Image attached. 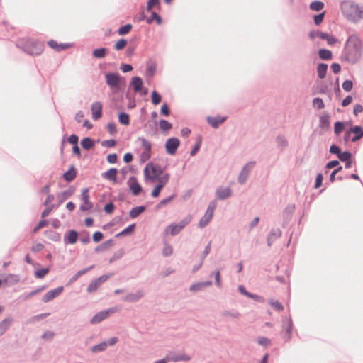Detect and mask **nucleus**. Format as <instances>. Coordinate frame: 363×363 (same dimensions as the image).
I'll list each match as a JSON object with an SVG mask.
<instances>
[{
  "label": "nucleus",
  "mask_w": 363,
  "mask_h": 363,
  "mask_svg": "<svg viewBox=\"0 0 363 363\" xmlns=\"http://www.w3.org/2000/svg\"><path fill=\"white\" fill-rule=\"evenodd\" d=\"M135 228V224L130 225L129 226L125 228L124 230H123L121 232H120L118 234H116V238H120V237H122V236L130 235V234H132L134 232Z\"/></svg>",
  "instance_id": "nucleus-26"
},
{
  "label": "nucleus",
  "mask_w": 363,
  "mask_h": 363,
  "mask_svg": "<svg viewBox=\"0 0 363 363\" xmlns=\"http://www.w3.org/2000/svg\"><path fill=\"white\" fill-rule=\"evenodd\" d=\"M107 130L111 135H113L116 133V125L114 123H108L107 125Z\"/></svg>",
  "instance_id": "nucleus-61"
},
{
  "label": "nucleus",
  "mask_w": 363,
  "mask_h": 363,
  "mask_svg": "<svg viewBox=\"0 0 363 363\" xmlns=\"http://www.w3.org/2000/svg\"><path fill=\"white\" fill-rule=\"evenodd\" d=\"M127 40L125 39H121L116 42L114 45V49L116 50H121L124 49L127 45Z\"/></svg>",
  "instance_id": "nucleus-39"
},
{
  "label": "nucleus",
  "mask_w": 363,
  "mask_h": 363,
  "mask_svg": "<svg viewBox=\"0 0 363 363\" xmlns=\"http://www.w3.org/2000/svg\"><path fill=\"white\" fill-rule=\"evenodd\" d=\"M49 271L50 270H49L48 268L41 269L37 270L35 272V276L38 279H42V278H43L44 277H45L48 274Z\"/></svg>",
  "instance_id": "nucleus-46"
},
{
  "label": "nucleus",
  "mask_w": 363,
  "mask_h": 363,
  "mask_svg": "<svg viewBox=\"0 0 363 363\" xmlns=\"http://www.w3.org/2000/svg\"><path fill=\"white\" fill-rule=\"evenodd\" d=\"M159 125L160 129L164 132L168 131L172 128V123L164 119L160 121Z\"/></svg>",
  "instance_id": "nucleus-34"
},
{
  "label": "nucleus",
  "mask_w": 363,
  "mask_h": 363,
  "mask_svg": "<svg viewBox=\"0 0 363 363\" xmlns=\"http://www.w3.org/2000/svg\"><path fill=\"white\" fill-rule=\"evenodd\" d=\"M77 176V172L74 167H71V168L64 173L63 179L67 182H72L74 179Z\"/></svg>",
  "instance_id": "nucleus-24"
},
{
  "label": "nucleus",
  "mask_w": 363,
  "mask_h": 363,
  "mask_svg": "<svg viewBox=\"0 0 363 363\" xmlns=\"http://www.w3.org/2000/svg\"><path fill=\"white\" fill-rule=\"evenodd\" d=\"M102 104L100 102H95L91 106L92 118L95 121L101 116Z\"/></svg>",
  "instance_id": "nucleus-18"
},
{
  "label": "nucleus",
  "mask_w": 363,
  "mask_h": 363,
  "mask_svg": "<svg viewBox=\"0 0 363 363\" xmlns=\"http://www.w3.org/2000/svg\"><path fill=\"white\" fill-rule=\"evenodd\" d=\"M25 50L30 55H38L43 52L44 45L43 43L40 41L29 40L25 45Z\"/></svg>",
  "instance_id": "nucleus-6"
},
{
  "label": "nucleus",
  "mask_w": 363,
  "mask_h": 363,
  "mask_svg": "<svg viewBox=\"0 0 363 363\" xmlns=\"http://www.w3.org/2000/svg\"><path fill=\"white\" fill-rule=\"evenodd\" d=\"M161 113L164 116H168L170 113L168 105L167 104H163L161 107Z\"/></svg>",
  "instance_id": "nucleus-62"
},
{
  "label": "nucleus",
  "mask_w": 363,
  "mask_h": 363,
  "mask_svg": "<svg viewBox=\"0 0 363 363\" xmlns=\"http://www.w3.org/2000/svg\"><path fill=\"white\" fill-rule=\"evenodd\" d=\"M63 286L57 287L55 289L48 291L43 297V301L45 303L49 302L58 296L63 291Z\"/></svg>",
  "instance_id": "nucleus-14"
},
{
  "label": "nucleus",
  "mask_w": 363,
  "mask_h": 363,
  "mask_svg": "<svg viewBox=\"0 0 363 363\" xmlns=\"http://www.w3.org/2000/svg\"><path fill=\"white\" fill-rule=\"evenodd\" d=\"M337 157L341 161L345 162V161H347L350 159H351L352 155L350 152H349L347 151H345L343 152H340V153L339 154V155Z\"/></svg>",
  "instance_id": "nucleus-47"
},
{
  "label": "nucleus",
  "mask_w": 363,
  "mask_h": 363,
  "mask_svg": "<svg viewBox=\"0 0 363 363\" xmlns=\"http://www.w3.org/2000/svg\"><path fill=\"white\" fill-rule=\"evenodd\" d=\"M119 77L116 74L108 73L106 75V83L111 87L116 86L119 83Z\"/></svg>",
  "instance_id": "nucleus-20"
},
{
  "label": "nucleus",
  "mask_w": 363,
  "mask_h": 363,
  "mask_svg": "<svg viewBox=\"0 0 363 363\" xmlns=\"http://www.w3.org/2000/svg\"><path fill=\"white\" fill-rule=\"evenodd\" d=\"M81 145L85 150H89L94 146V141L90 138H84L81 142Z\"/></svg>",
  "instance_id": "nucleus-30"
},
{
  "label": "nucleus",
  "mask_w": 363,
  "mask_h": 363,
  "mask_svg": "<svg viewBox=\"0 0 363 363\" xmlns=\"http://www.w3.org/2000/svg\"><path fill=\"white\" fill-rule=\"evenodd\" d=\"M151 101L154 105H157L161 102L162 97L156 91H153L151 95Z\"/></svg>",
  "instance_id": "nucleus-40"
},
{
  "label": "nucleus",
  "mask_w": 363,
  "mask_h": 363,
  "mask_svg": "<svg viewBox=\"0 0 363 363\" xmlns=\"http://www.w3.org/2000/svg\"><path fill=\"white\" fill-rule=\"evenodd\" d=\"M159 0H149L147 4V10L151 11L155 6L159 5Z\"/></svg>",
  "instance_id": "nucleus-52"
},
{
  "label": "nucleus",
  "mask_w": 363,
  "mask_h": 363,
  "mask_svg": "<svg viewBox=\"0 0 363 363\" xmlns=\"http://www.w3.org/2000/svg\"><path fill=\"white\" fill-rule=\"evenodd\" d=\"M319 57L322 60H330L332 58V52L329 50L321 49L319 50Z\"/></svg>",
  "instance_id": "nucleus-33"
},
{
  "label": "nucleus",
  "mask_w": 363,
  "mask_h": 363,
  "mask_svg": "<svg viewBox=\"0 0 363 363\" xmlns=\"http://www.w3.org/2000/svg\"><path fill=\"white\" fill-rule=\"evenodd\" d=\"M129 187L133 194V195L137 196L142 191V187L140 184L138 182L136 178L131 177L128 181Z\"/></svg>",
  "instance_id": "nucleus-17"
},
{
  "label": "nucleus",
  "mask_w": 363,
  "mask_h": 363,
  "mask_svg": "<svg viewBox=\"0 0 363 363\" xmlns=\"http://www.w3.org/2000/svg\"><path fill=\"white\" fill-rule=\"evenodd\" d=\"M12 322V319H5L0 323V335L4 333Z\"/></svg>",
  "instance_id": "nucleus-36"
},
{
  "label": "nucleus",
  "mask_w": 363,
  "mask_h": 363,
  "mask_svg": "<svg viewBox=\"0 0 363 363\" xmlns=\"http://www.w3.org/2000/svg\"><path fill=\"white\" fill-rule=\"evenodd\" d=\"M114 210V205L112 203H107L104 207V211L108 214H111Z\"/></svg>",
  "instance_id": "nucleus-64"
},
{
  "label": "nucleus",
  "mask_w": 363,
  "mask_h": 363,
  "mask_svg": "<svg viewBox=\"0 0 363 363\" xmlns=\"http://www.w3.org/2000/svg\"><path fill=\"white\" fill-rule=\"evenodd\" d=\"M353 87V83L350 80H346L342 83V89L346 91H350Z\"/></svg>",
  "instance_id": "nucleus-50"
},
{
  "label": "nucleus",
  "mask_w": 363,
  "mask_h": 363,
  "mask_svg": "<svg viewBox=\"0 0 363 363\" xmlns=\"http://www.w3.org/2000/svg\"><path fill=\"white\" fill-rule=\"evenodd\" d=\"M160 167L151 164H147L144 169L145 179L151 183L156 182L161 174H164Z\"/></svg>",
  "instance_id": "nucleus-3"
},
{
  "label": "nucleus",
  "mask_w": 363,
  "mask_h": 363,
  "mask_svg": "<svg viewBox=\"0 0 363 363\" xmlns=\"http://www.w3.org/2000/svg\"><path fill=\"white\" fill-rule=\"evenodd\" d=\"M320 125L322 128H328L330 126V117L328 115L322 116L320 118Z\"/></svg>",
  "instance_id": "nucleus-41"
},
{
  "label": "nucleus",
  "mask_w": 363,
  "mask_h": 363,
  "mask_svg": "<svg viewBox=\"0 0 363 363\" xmlns=\"http://www.w3.org/2000/svg\"><path fill=\"white\" fill-rule=\"evenodd\" d=\"M107 345H108V343L106 342L99 343V344L92 347L91 351L94 352H96L105 350L106 348L107 347Z\"/></svg>",
  "instance_id": "nucleus-44"
},
{
  "label": "nucleus",
  "mask_w": 363,
  "mask_h": 363,
  "mask_svg": "<svg viewBox=\"0 0 363 363\" xmlns=\"http://www.w3.org/2000/svg\"><path fill=\"white\" fill-rule=\"evenodd\" d=\"M132 25L128 23V24H126L123 26H121L118 30V35H126L128 34L131 30H132Z\"/></svg>",
  "instance_id": "nucleus-37"
},
{
  "label": "nucleus",
  "mask_w": 363,
  "mask_h": 363,
  "mask_svg": "<svg viewBox=\"0 0 363 363\" xmlns=\"http://www.w3.org/2000/svg\"><path fill=\"white\" fill-rule=\"evenodd\" d=\"M324 7V3L320 1H316L311 3L310 9L315 11H319Z\"/></svg>",
  "instance_id": "nucleus-35"
},
{
  "label": "nucleus",
  "mask_w": 363,
  "mask_h": 363,
  "mask_svg": "<svg viewBox=\"0 0 363 363\" xmlns=\"http://www.w3.org/2000/svg\"><path fill=\"white\" fill-rule=\"evenodd\" d=\"M94 266H91L86 269L79 271L73 277V280H77L80 276L86 273L89 269H92Z\"/></svg>",
  "instance_id": "nucleus-57"
},
{
  "label": "nucleus",
  "mask_w": 363,
  "mask_h": 363,
  "mask_svg": "<svg viewBox=\"0 0 363 363\" xmlns=\"http://www.w3.org/2000/svg\"><path fill=\"white\" fill-rule=\"evenodd\" d=\"M170 175L168 173L161 174L160 178L156 181L158 185H161V187H164L169 182Z\"/></svg>",
  "instance_id": "nucleus-28"
},
{
  "label": "nucleus",
  "mask_w": 363,
  "mask_h": 363,
  "mask_svg": "<svg viewBox=\"0 0 363 363\" xmlns=\"http://www.w3.org/2000/svg\"><path fill=\"white\" fill-rule=\"evenodd\" d=\"M324 16H325V12H323L318 15H316L314 16V23L315 25H320L323 21V18H324Z\"/></svg>",
  "instance_id": "nucleus-53"
},
{
  "label": "nucleus",
  "mask_w": 363,
  "mask_h": 363,
  "mask_svg": "<svg viewBox=\"0 0 363 363\" xmlns=\"http://www.w3.org/2000/svg\"><path fill=\"white\" fill-rule=\"evenodd\" d=\"M117 311L116 308H110L107 311H103L96 314L91 320V323L96 324L106 319L111 313Z\"/></svg>",
  "instance_id": "nucleus-13"
},
{
  "label": "nucleus",
  "mask_w": 363,
  "mask_h": 363,
  "mask_svg": "<svg viewBox=\"0 0 363 363\" xmlns=\"http://www.w3.org/2000/svg\"><path fill=\"white\" fill-rule=\"evenodd\" d=\"M110 275H103L99 277L96 279L92 281L87 287V291L89 293H92L96 291L98 288L101 286V284L105 282L108 278Z\"/></svg>",
  "instance_id": "nucleus-12"
},
{
  "label": "nucleus",
  "mask_w": 363,
  "mask_h": 363,
  "mask_svg": "<svg viewBox=\"0 0 363 363\" xmlns=\"http://www.w3.org/2000/svg\"><path fill=\"white\" fill-rule=\"evenodd\" d=\"M323 180V175L321 174H318L316 177V179H315V189H318L319 187L321 186Z\"/></svg>",
  "instance_id": "nucleus-60"
},
{
  "label": "nucleus",
  "mask_w": 363,
  "mask_h": 363,
  "mask_svg": "<svg viewBox=\"0 0 363 363\" xmlns=\"http://www.w3.org/2000/svg\"><path fill=\"white\" fill-rule=\"evenodd\" d=\"M345 128V124L342 122L337 121L334 125V133L338 135Z\"/></svg>",
  "instance_id": "nucleus-43"
},
{
  "label": "nucleus",
  "mask_w": 363,
  "mask_h": 363,
  "mask_svg": "<svg viewBox=\"0 0 363 363\" xmlns=\"http://www.w3.org/2000/svg\"><path fill=\"white\" fill-rule=\"evenodd\" d=\"M231 194L230 189L228 187L225 188H220L217 190L216 194L217 197L220 199H224L228 196H230Z\"/></svg>",
  "instance_id": "nucleus-25"
},
{
  "label": "nucleus",
  "mask_w": 363,
  "mask_h": 363,
  "mask_svg": "<svg viewBox=\"0 0 363 363\" xmlns=\"http://www.w3.org/2000/svg\"><path fill=\"white\" fill-rule=\"evenodd\" d=\"M53 208H54V205H50V206H46L45 209L42 212V214H41L42 218H45L46 216H48L50 214V213L51 212V211L53 209Z\"/></svg>",
  "instance_id": "nucleus-63"
},
{
  "label": "nucleus",
  "mask_w": 363,
  "mask_h": 363,
  "mask_svg": "<svg viewBox=\"0 0 363 363\" xmlns=\"http://www.w3.org/2000/svg\"><path fill=\"white\" fill-rule=\"evenodd\" d=\"M173 249L172 247L169 245L166 244L163 249V255L164 256H169L172 254Z\"/></svg>",
  "instance_id": "nucleus-54"
},
{
  "label": "nucleus",
  "mask_w": 363,
  "mask_h": 363,
  "mask_svg": "<svg viewBox=\"0 0 363 363\" xmlns=\"http://www.w3.org/2000/svg\"><path fill=\"white\" fill-rule=\"evenodd\" d=\"M143 85V82L140 77H135L132 79L131 86L135 92L140 91L142 90Z\"/></svg>",
  "instance_id": "nucleus-22"
},
{
  "label": "nucleus",
  "mask_w": 363,
  "mask_h": 363,
  "mask_svg": "<svg viewBox=\"0 0 363 363\" xmlns=\"http://www.w3.org/2000/svg\"><path fill=\"white\" fill-rule=\"evenodd\" d=\"M351 133L354 134V136L351 138L352 142H356L363 137V128L361 126L356 125L346 131L344 136L345 142L349 140Z\"/></svg>",
  "instance_id": "nucleus-7"
},
{
  "label": "nucleus",
  "mask_w": 363,
  "mask_h": 363,
  "mask_svg": "<svg viewBox=\"0 0 363 363\" xmlns=\"http://www.w3.org/2000/svg\"><path fill=\"white\" fill-rule=\"evenodd\" d=\"M225 120H226V117H222L220 116H217L216 117H208L207 118L208 123L214 128H218Z\"/></svg>",
  "instance_id": "nucleus-19"
},
{
  "label": "nucleus",
  "mask_w": 363,
  "mask_h": 363,
  "mask_svg": "<svg viewBox=\"0 0 363 363\" xmlns=\"http://www.w3.org/2000/svg\"><path fill=\"white\" fill-rule=\"evenodd\" d=\"M107 54V49L105 48L96 49L93 51V55L96 58H103Z\"/></svg>",
  "instance_id": "nucleus-32"
},
{
  "label": "nucleus",
  "mask_w": 363,
  "mask_h": 363,
  "mask_svg": "<svg viewBox=\"0 0 363 363\" xmlns=\"http://www.w3.org/2000/svg\"><path fill=\"white\" fill-rule=\"evenodd\" d=\"M309 36L312 40L316 37L325 40H327L328 44L330 45H333L337 42V40L333 35L320 31H311L309 33Z\"/></svg>",
  "instance_id": "nucleus-9"
},
{
  "label": "nucleus",
  "mask_w": 363,
  "mask_h": 363,
  "mask_svg": "<svg viewBox=\"0 0 363 363\" xmlns=\"http://www.w3.org/2000/svg\"><path fill=\"white\" fill-rule=\"evenodd\" d=\"M341 10L348 18L355 20L359 17L360 9L359 6L351 1H344L341 4Z\"/></svg>",
  "instance_id": "nucleus-2"
},
{
  "label": "nucleus",
  "mask_w": 363,
  "mask_h": 363,
  "mask_svg": "<svg viewBox=\"0 0 363 363\" xmlns=\"http://www.w3.org/2000/svg\"><path fill=\"white\" fill-rule=\"evenodd\" d=\"M119 122L125 125H128L130 123L129 116L127 113H121L118 116Z\"/></svg>",
  "instance_id": "nucleus-38"
},
{
  "label": "nucleus",
  "mask_w": 363,
  "mask_h": 363,
  "mask_svg": "<svg viewBox=\"0 0 363 363\" xmlns=\"http://www.w3.org/2000/svg\"><path fill=\"white\" fill-rule=\"evenodd\" d=\"M118 169L116 168H111L108 171L102 174V177L106 180L111 182L113 184L117 183Z\"/></svg>",
  "instance_id": "nucleus-16"
},
{
  "label": "nucleus",
  "mask_w": 363,
  "mask_h": 363,
  "mask_svg": "<svg viewBox=\"0 0 363 363\" xmlns=\"http://www.w3.org/2000/svg\"><path fill=\"white\" fill-rule=\"evenodd\" d=\"M102 146L107 147H112L116 145V141L113 139L104 140L101 143Z\"/></svg>",
  "instance_id": "nucleus-56"
},
{
  "label": "nucleus",
  "mask_w": 363,
  "mask_h": 363,
  "mask_svg": "<svg viewBox=\"0 0 363 363\" xmlns=\"http://www.w3.org/2000/svg\"><path fill=\"white\" fill-rule=\"evenodd\" d=\"M118 157L116 154H110L107 156V161L110 164H115L117 162Z\"/></svg>",
  "instance_id": "nucleus-59"
},
{
  "label": "nucleus",
  "mask_w": 363,
  "mask_h": 363,
  "mask_svg": "<svg viewBox=\"0 0 363 363\" xmlns=\"http://www.w3.org/2000/svg\"><path fill=\"white\" fill-rule=\"evenodd\" d=\"M143 296V293L140 291L137 292L135 294H130L127 296V300L130 301H135L138 300L140 297Z\"/></svg>",
  "instance_id": "nucleus-48"
},
{
  "label": "nucleus",
  "mask_w": 363,
  "mask_h": 363,
  "mask_svg": "<svg viewBox=\"0 0 363 363\" xmlns=\"http://www.w3.org/2000/svg\"><path fill=\"white\" fill-rule=\"evenodd\" d=\"M328 65L324 63H320L317 67L318 75L319 78L323 79L326 76Z\"/></svg>",
  "instance_id": "nucleus-27"
},
{
  "label": "nucleus",
  "mask_w": 363,
  "mask_h": 363,
  "mask_svg": "<svg viewBox=\"0 0 363 363\" xmlns=\"http://www.w3.org/2000/svg\"><path fill=\"white\" fill-rule=\"evenodd\" d=\"M145 211L144 206H138L132 208L130 211V216L133 218L138 217Z\"/></svg>",
  "instance_id": "nucleus-31"
},
{
  "label": "nucleus",
  "mask_w": 363,
  "mask_h": 363,
  "mask_svg": "<svg viewBox=\"0 0 363 363\" xmlns=\"http://www.w3.org/2000/svg\"><path fill=\"white\" fill-rule=\"evenodd\" d=\"M313 104L318 109H323L325 107L323 99L319 97H316L313 99Z\"/></svg>",
  "instance_id": "nucleus-45"
},
{
  "label": "nucleus",
  "mask_w": 363,
  "mask_h": 363,
  "mask_svg": "<svg viewBox=\"0 0 363 363\" xmlns=\"http://www.w3.org/2000/svg\"><path fill=\"white\" fill-rule=\"evenodd\" d=\"M191 220V216H187L185 218L179 222L178 224H171L168 225L165 230V235H177L188 223Z\"/></svg>",
  "instance_id": "nucleus-4"
},
{
  "label": "nucleus",
  "mask_w": 363,
  "mask_h": 363,
  "mask_svg": "<svg viewBox=\"0 0 363 363\" xmlns=\"http://www.w3.org/2000/svg\"><path fill=\"white\" fill-rule=\"evenodd\" d=\"M270 305L276 310L281 311L284 310V306L281 303H280L278 301H271Z\"/></svg>",
  "instance_id": "nucleus-49"
},
{
  "label": "nucleus",
  "mask_w": 363,
  "mask_h": 363,
  "mask_svg": "<svg viewBox=\"0 0 363 363\" xmlns=\"http://www.w3.org/2000/svg\"><path fill=\"white\" fill-rule=\"evenodd\" d=\"M257 342L261 345L267 347L270 345V340L264 337H259L257 339Z\"/></svg>",
  "instance_id": "nucleus-51"
},
{
  "label": "nucleus",
  "mask_w": 363,
  "mask_h": 363,
  "mask_svg": "<svg viewBox=\"0 0 363 363\" xmlns=\"http://www.w3.org/2000/svg\"><path fill=\"white\" fill-rule=\"evenodd\" d=\"M216 206V203L215 202H211L209 204L205 215L201 218L199 223V226L200 228L205 227L211 220Z\"/></svg>",
  "instance_id": "nucleus-8"
},
{
  "label": "nucleus",
  "mask_w": 363,
  "mask_h": 363,
  "mask_svg": "<svg viewBox=\"0 0 363 363\" xmlns=\"http://www.w3.org/2000/svg\"><path fill=\"white\" fill-rule=\"evenodd\" d=\"M362 43L356 35H350L347 40L342 55V60L354 64L361 58L362 54Z\"/></svg>",
  "instance_id": "nucleus-1"
},
{
  "label": "nucleus",
  "mask_w": 363,
  "mask_h": 363,
  "mask_svg": "<svg viewBox=\"0 0 363 363\" xmlns=\"http://www.w3.org/2000/svg\"><path fill=\"white\" fill-rule=\"evenodd\" d=\"M48 45L53 50L60 52L70 48L72 45L70 43H58L55 40H50L48 42Z\"/></svg>",
  "instance_id": "nucleus-15"
},
{
  "label": "nucleus",
  "mask_w": 363,
  "mask_h": 363,
  "mask_svg": "<svg viewBox=\"0 0 363 363\" xmlns=\"http://www.w3.org/2000/svg\"><path fill=\"white\" fill-rule=\"evenodd\" d=\"M210 285H211V281L197 283V284H193L190 287V290L191 291H199V290H201L203 287L208 286Z\"/></svg>",
  "instance_id": "nucleus-29"
},
{
  "label": "nucleus",
  "mask_w": 363,
  "mask_h": 363,
  "mask_svg": "<svg viewBox=\"0 0 363 363\" xmlns=\"http://www.w3.org/2000/svg\"><path fill=\"white\" fill-rule=\"evenodd\" d=\"M162 189V187H161V185L157 184L154 188L153 191H152V196L154 198H157L160 196Z\"/></svg>",
  "instance_id": "nucleus-55"
},
{
  "label": "nucleus",
  "mask_w": 363,
  "mask_h": 363,
  "mask_svg": "<svg viewBox=\"0 0 363 363\" xmlns=\"http://www.w3.org/2000/svg\"><path fill=\"white\" fill-rule=\"evenodd\" d=\"M255 165V163H248L242 169V171L241 172L240 176H239V178H238V180L240 182V184H242L245 182L247 177V175H248V171H249V169L252 167L253 166Z\"/></svg>",
  "instance_id": "nucleus-23"
},
{
  "label": "nucleus",
  "mask_w": 363,
  "mask_h": 363,
  "mask_svg": "<svg viewBox=\"0 0 363 363\" xmlns=\"http://www.w3.org/2000/svg\"><path fill=\"white\" fill-rule=\"evenodd\" d=\"M78 233L75 230H69L64 238L65 242H67L69 244H75L77 241Z\"/></svg>",
  "instance_id": "nucleus-21"
},
{
  "label": "nucleus",
  "mask_w": 363,
  "mask_h": 363,
  "mask_svg": "<svg viewBox=\"0 0 363 363\" xmlns=\"http://www.w3.org/2000/svg\"><path fill=\"white\" fill-rule=\"evenodd\" d=\"M103 237H104V235H103L102 233H101L99 231L95 232L93 235V240L95 242H98L103 239Z\"/></svg>",
  "instance_id": "nucleus-58"
},
{
  "label": "nucleus",
  "mask_w": 363,
  "mask_h": 363,
  "mask_svg": "<svg viewBox=\"0 0 363 363\" xmlns=\"http://www.w3.org/2000/svg\"><path fill=\"white\" fill-rule=\"evenodd\" d=\"M180 141L177 138H171L167 139L165 143L167 152L170 155H174L179 147Z\"/></svg>",
  "instance_id": "nucleus-10"
},
{
  "label": "nucleus",
  "mask_w": 363,
  "mask_h": 363,
  "mask_svg": "<svg viewBox=\"0 0 363 363\" xmlns=\"http://www.w3.org/2000/svg\"><path fill=\"white\" fill-rule=\"evenodd\" d=\"M153 21H155L158 25L162 23L161 17L155 12H152L150 17L147 19V23H151Z\"/></svg>",
  "instance_id": "nucleus-42"
},
{
  "label": "nucleus",
  "mask_w": 363,
  "mask_h": 363,
  "mask_svg": "<svg viewBox=\"0 0 363 363\" xmlns=\"http://www.w3.org/2000/svg\"><path fill=\"white\" fill-rule=\"evenodd\" d=\"M81 199L83 201V203L80 206L82 211H89L93 207L92 203L89 201V189L87 188L82 191Z\"/></svg>",
  "instance_id": "nucleus-11"
},
{
  "label": "nucleus",
  "mask_w": 363,
  "mask_h": 363,
  "mask_svg": "<svg viewBox=\"0 0 363 363\" xmlns=\"http://www.w3.org/2000/svg\"><path fill=\"white\" fill-rule=\"evenodd\" d=\"M138 140L140 142L141 147L143 148V151L140 155V162L144 163L151 157L152 144L143 137L138 138Z\"/></svg>",
  "instance_id": "nucleus-5"
}]
</instances>
